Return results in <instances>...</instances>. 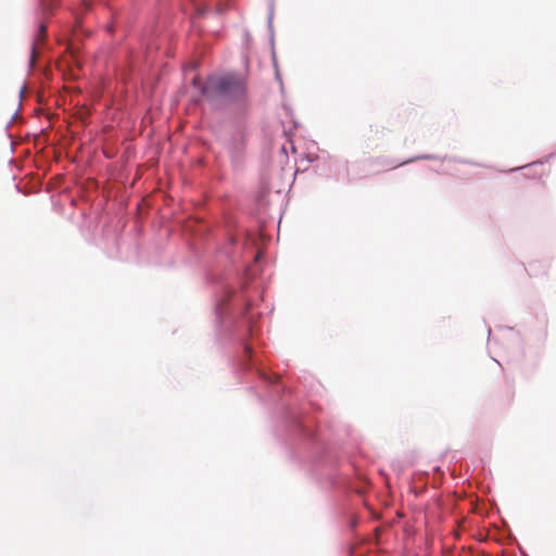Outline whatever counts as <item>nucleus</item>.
<instances>
[{
  "label": "nucleus",
  "instance_id": "1",
  "mask_svg": "<svg viewBox=\"0 0 556 556\" xmlns=\"http://www.w3.org/2000/svg\"><path fill=\"white\" fill-rule=\"evenodd\" d=\"M204 97L220 98L229 102L244 100L247 96L245 80L236 75L212 76L201 89Z\"/></svg>",
  "mask_w": 556,
  "mask_h": 556
},
{
  "label": "nucleus",
  "instance_id": "2",
  "mask_svg": "<svg viewBox=\"0 0 556 556\" xmlns=\"http://www.w3.org/2000/svg\"><path fill=\"white\" fill-rule=\"evenodd\" d=\"M47 27L45 24H41L39 26L38 33L35 37L34 46H36L39 42H42L46 36ZM35 55V47H33V56Z\"/></svg>",
  "mask_w": 556,
  "mask_h": 556
}]
</instances>
